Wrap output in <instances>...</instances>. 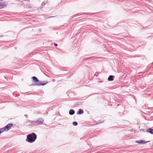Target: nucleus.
Listing matches in <instances>:
<instances>
[{"label":"nucleus","mask_w":153,"mask_h":153,"mask_svg":"<svg viewBox=\"0 0 153 153\" xmlns=\"http://www.w3.org/2000/svg\"><path fill=\"white\" fill-rule=\"evenodd\" d=\"M54 45L55 46H57V45L56 44V43H55L54 44Z\"/></svg>","instance_id":"4468645a"},{"label":"nucleus","mask_w":153,"mask_h":153,"mask_svg":"<svg viewBox=\"0 0 153 153\" xmlns=\"http://www.w3.org/2000/svg\"><path fill=\"white\" fill-rule=\"evenodd\" d=\"M32 78L33 79V81L34 82H39V80L36 77L33 76L32 77Z\"/></svg>","instance_id":"0eeeda50"},{"label":"nucleus","mask_w":153,"mask_h":153,"mask_svg":"<svg viewBox=\"0 0 153 153\" xmlns=\"http://www.w3.org/2000/svg\"><path fill=\"white\" fill-rule=\"evenodd\" d=\"M148 142H146L144 140H140L139 141H136V142L137 143H139V144H144Z\"/></svg>","instance_id":"39448f33"},{"label":"nucleus","mask_w":153,"mask_h":153,"mask_svg":"<svg viewBox=\"0 0 153 153\" xmlns=\"http://www.w3.org/2000/svg\"><path fill=\"white\" fill-rule=\"evenodd\" d=\"M75 111L72 109H71L69 111V114L71 115L74 114Z\"/></svg>","instance_id":"9d476101"},{"label":"nucleus","mask_w":153,"mask_h":153,"mask_svg":"<svg viewBox=\"0 0 153 153\" xmlns=\"http://www.w3.org/2000/svg\"><path fill=\"white\" fill-rule=\"evenodd\" d=\"M43 121L44 120L42 118H39L35 122L37 123H42L43 122Z\"/></svg>","instance_id":"20e7f679"},{"label":"nucleus","mask_w":153,"mask_h":153,"mask_svg":"<svg viewBox=\"0 0 153 153\" xmlns=\"http://www.w3.org/2000/svg\"><path fill=\"white\" fill-rule=\"evenodd\" d=\"M3 1V0H0V1Z\"/></svg>","instance_id":"dca6fc26"},{"label":"nucleus","mask_w":153,"mask_h":153,"mask_svg":"<svg viewBox=\"0 0 153 153\" xmlns=\"http://www.w3.org/2000/svg\"><path fill=\"white\" fill-rule=\"evenodd\" d=\"M84 113V111L82 109H80L77 112V114H83Z\"/></svg>","instance_id":"6e6552de"},{"label":"nucleus","mask_w":153,"mask_h":153,"mask_svg":"<svg viewBox=\"0 0 153 153\" xmlns=\"http://www.w3.org/2000/svg\"><path fill=\"white\" fill-rule=\"evenodd\" d=\"M4 129H2V128H0V134L2 133L3 132V130H4Z\"/></svg>","instance_id":"ddd939ff"},{"label":"nucleus","mask_w":153,"mask_h":153,"mask_svg":"<svg viewBox=\"0 0 153 153\" xmlns=\"http://www.w3.org/2000/svg\"><path fill=\"white\" fill-rule=\"evenodd\" d=\"M6 6V4L3 3H0V9H2L5 7Z\"/></svg>","instance_id":"423d86ee"},{"label":"nucleus","mask_w":153,"mask_h":153,"mask_svg":"<svg viewBox=\"0 0 153 153\" xmlns=\"http://www.w3.org/2000/svg\"><path fill=\"white\" fill-rule=\"evenodd\" d=\"M13 126V124L10 123L7 125L5 127L2 128V129H4L3 132L4 131H8L10 129L11 127Z\"/></svg>","instance_id":"f03ea898"},{"label":"nucleus","mask_w":153,"mask_h":153,"mask_svg":"<svg viewBox=\"0 0 153 153\" xmlns=\"http://www.w3.org/2000/svg\"><path fill=\"white\" fill-rule=\"evenodd\" d=\"M48 83V82H45L43 83H41L39 82L38 83H36V84L33 85H36L38 86H41V85H44L47 84Z\"/></svg>","instance_id":"7ed1b4c3"},{"label":"nucleus","mask_w":153,"mask_h":153,"mask_svg":"<svg viewBox=\"0 0 153 153\" xmlns=\"http://www.w3.org/2000/svg\"><path fill=\"white\" fill-rule=\"evenodd\" d=\"M113 76L110 75L108 78V79L109 81H112L113 80Z\"/></svg>","instance_id":"9b49d317"},{"label":"nucleus","mask_w":153,"mask_h":153,"mask_svg":"<svg viewBox=\"0 0 153 153\" xmlns=\"http://www.w3.org/2000/svg\"><path fill=\"white\" fill-rule=\"evenodd\" d=\"M37 138L36 135L34 133L29 134L27 136V139L26 140V141L30 143H33Z\"/></svg>","instance_id":"f257e3e1"},{"label":"nucleus","mask_w":153,"mask_h":153,"mask_svg":"<svg viewBox=\"0 0 153 153\" xmlns=\"http://www.w3.org/2000/svg\"><path fill=\"white\" fill-rule=\"evenodd\" d=\"M25 116H27V115H25Z\"/></svg>","instance_id":"2eb2a0df"},{"label":"nucleus","mask_w":153,"mask_h":153,"mask_svg":"<svg viewBox=\"0 0 153 153\" xmlns=\"http://www.w3.org/2000/svg\"><path fill=\"white\" fill-rule=\"evenodd\" d=\"M147 131L151 134H153V128L152 129V128H151L148 129L147 130Z\"/></svg>","instance_id":"1a4fd4ad"},{"label":"nucleus","mask_w":153,"mask_h":153,"mask_svg":"<svg viewBox=\"0 0 153 153\" xmlns=\"http://www.w3.org/2000/svg\"><path fill=\"white\" fill-rule=\"evenodd\" d=\"M77 123L76 122H74L73 123V124L74 126H76L77 125Z\"/></svg>","instance_id":"f8f14e48"}]
</instances>
